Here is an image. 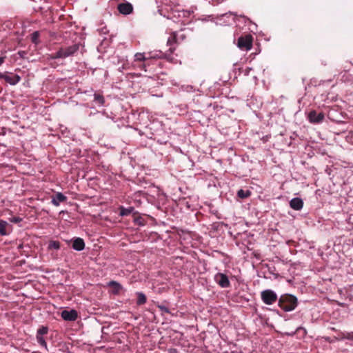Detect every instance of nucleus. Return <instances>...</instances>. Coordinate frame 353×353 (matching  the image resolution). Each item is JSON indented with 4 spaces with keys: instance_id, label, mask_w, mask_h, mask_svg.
Segmentation results:
<instances>
[{
    "instance_id": "f8f14e48",
    "label": "nucleus",
    "mask_w": 353,
    "mask_h": 353,
    "mask_svg": "<svg viewBox=\"0 0 353 353\" xmlns=\"http://www.w3.org/2000/svg\"><path fill=\"white\" fill-rule=\"evenodd\" d=\"M67 200V197L61 192H57L54 197H52L51 203L55 205L59 206L61 202H64Z\"/></svg>"
},
{
    "instance_id": "f257e3e1",
    "label": "nucleus",
    "mask_w": 353,
    "mask_h": 353,
    "mask_svg": "<svg viewBox=\"0 0 353 353\" xmlns=\"http://www.w3.org/2000/svg\"><path fill=\"white\" fill-rule=\"evenodd\" d=\"M81 47H83L81 43H75L68 46H61L56 53L48 54L46 56V60L49 61L52 59H66L70 57H73L78 52Z\"/></svg>"
},
{
    "instance_id": "72a5a7b5",
    "label": "nucleus",
    "mask_w": 353,
    "mask_h": 353,
    "mask_svg": "<svg viewBox=\"0 0 353 353\" xmlns=\"http://www.w3.org/2000/svg\"><path fill=\"white\" fill-rule=\"evenodd\" d=\"M172 17H171V16H170V15H169V16H168V19H172Z\"/></svg>"
},
{
    "instance_id": "6ab92c4d",
    "label": "nucleus",
    "mask_w": 353,
    "mask_h": 353,
    "mask_svg": "<svg viewBox=\"0 0 353 353\" xmlns=\"http://www.w3.org/2000/svg\"><path fill=\"white\" fill-rule=\"evenodd\" d=\"M94 100L101 105H103L105 103L104 97L99 93L94 94Z\"/></svg>"
},
{
    "instance_id": "0eeeda50",
    "label": "nucleus",
    "mask_w": 353,
    "mask_h": 353,
    "mask_svg": "<svg viewBox=\"0 0 353 353\" xmlns=\"http://www.w3.org/2000/svg\"><path fill=\"white\" fill-rule=\"evenodd\" d=\"M61 318L65 321H74L78 317V313L75 310H63L61 313Z\"/></svg>"
},
{
    "instance_id": "cd10ccee",
    "label": "nucleus",
    "mask_w": 353,
    "mask_h": 353,
    "mask_svg": "<svg viewBox=\"0 0 353 353\" xmlns=\"http://www.w3.org/2000/svg\"><path fill=\"white\" fill-rule=\"evenodd\" d=\"M192 262H188V261H187L185 268H190L192 267Z\"/></svg>"
},
{
    "instance_id": "39448f33",
    "label": "nucleus",
    "mask_w": 353,
    "mask_h": 353,
    "mask_svg": "<svg viewBox=\"0 0 353 353\" xmlns=\"http://www.w3.org/2000/svg\"><path fill=\"white\" fill-rule=\"evenodd\" d=\"M214 280L221 288H227L230 286L228 276L223 273L216 274L214 276Z\"/></svg>"
},
{
    "instance_id": "aec40b11",
    "label": "nucleus",
    "mask_w": 353,
    "mask_h": 353,
    "mask_svg": "<svg viewBox=\"0 0 353 353\" xmlns=\"http://www.w3.org/2000/svg\"><path fill=\"white\" fill-rule=\"evenodd\" d=\"M61 247V243L58 241H51L48 244V249L50 250H59Z\"/></svg>"
},
{
    "instance_id": "a878e982",
    "label": "nucleus",
    "mask_w": 353,
    "mask_h": 353,
    "mask_svg": "<svg viewBox=\"0 0 353 353\" xmlns=\"http://www.w3.org/2000/svg\"><path fill=\"white\" fill-rule=\"evenodd\" d=\"M10 222L18 223L22 221V218L19 216H14L10 219Z\"/></svg>"
},
{
    "instance_id": "473e14b6",
    "label": "nucleus",
    "mask_w": 353,
    "mask_h": 353,
    "mask_svg": "<svg viewBox=\"0 0 353 353\" xmlns=\"http://www.w3.org/2000/svg\"><path fill=\"white\" fill-rule=\"evenodd\" d=\"M178 259H180L181 260H183V256H178Z\"/></svg>"
},
{
    "instance_id": "9b49d317",
    "label": "nucleus",
    "mask_w": 353,
    "mask_h": 353,
    "mask_svg": "<svg viewBox=\"0 0 353 353\" xmlns=\"http://www.w3.org/2000/svg\"><path fill=\"white\" fill-rule=\"evenodd\" d=\"M72 248L77 251H81L85 248V243L81 238H75L72 241Z\"/></svg>"
},
{
    "instance_id": "1a4fd4ad",
    "label": "nucleus",
    "mask_w": 353,
    "mask_h": 353,
    "mask_svg": "<svg viewBox=\"0 0 353 353\" xmlns=\"http://www.w3.org/2000/svg\"><path fill=\"white\" fill-rule=\"evenodd\" d=\"M290 206L292 209L299 211L303 207V201L302 199H299V197H294L290 200Z\"/></svg>"
},
{
    "instance_id": "4be33fe9",
    "label": "nucleus",
    "mask_w": 353,
    "mask_h": 353,
    "mask_svg": "<svg viewBox=\"0 0 353 353\" xmlns=\"http://www.w3.org/2000/svg\"><path fill=\"white\" fill-rule=\"evenodd\" d=\"M134 58L136 61H143L147 59V58L145 57V54L141 52L136 53Z\"/></svg>"
},
{
    "instance_id": "393cba45",
    "label": "nucleus",
    "mask_w": 353,
    "mask_h": 353,
    "mask_svg": "<svg viewBox=\"0 0 353 353\" xmlns=\"http://www.w3.org/2000/svg\"><path fill=\"white\" fill-rule=\"evenodd\" d=\"M37 342L45 348H47V343L46 342L44 338L41 336H37Z\"/></svg>"
},
{
    "instance_id": "c85d7f7f",
    "label": "nucleus",
    "mask_w": 353,
    "mask_h": 353,
    "mask_svg": "<svg viewBox=\"0 0 353 353\" xmlns=\"http://www.w3.org/2000/svg\"><path fill=\"white\" fill-rule=\"evenodd\" d=\"M5 76H6V74L0 73V79H3L5 80Z\"/></svg>"
},
{
    "instance_id": "bb28decb",
    "label": "nucleus",
    "mask_w": 353,
    "mask_h": 353,
    "mask_svg": "<svg viewBox=\"0 0 353 353\" xmlns=\"http://www.w3.org/2000/svg\"><path fill=\"white\" fill-rule=\"evenodd\" d=\"M343 338L349 340H353V332L351 333H345L343 334Z\"/></svg>"
},
{
    "instance_id": "7c9ffc66",
    "label": "nucleus",
    "mask_w": 353,
    "mask_h": 353,
    "mask_svg": "<svg viewBox=\"0 0 353 353\" xmlns=\"http://www.w3.org/2000/svg\"><path fill=\"white\" fill-rule=\"evenodd\" d=\"M141 67V68H142V69H143L144 70H146V69H145V64H142Z\"/></svg>"
},
{
    "instance_id": "c756f323",
    "label": "nucleus",
    "mask_w": 353,
    "mask_h": 353,
    "mask_svg": "<svg viewBox=\"0 0 353 353\" xmlns=\"http://www.w3.org/2000/svg\"><path fill=\"white\" fill-rule=\"evenodd\" d=\"M5 57H0V65L4 62Z\"/></svg>"
},
{
    "instance_id": "5701e85b",
    "label": "nucleus",
    "mask_w": 353,
    "mask_h": 353,
    "mask_svg": "<svg viewBox=\"0 0 353 353\" xmlns=\"http://www.w3.org/2000/svg\"><path fill=\"white\" fill-rule=\"evenodd\" d=\"M191 14L192 12L190 10H178V19H180L181 17H188Z\"/></svg>"
},
{
    "instance_id": "2eb2a0df",
    "label": "nucleus",
    "mask_w": 353,
    "mask_h": 353,
    "mask_svg": "<svg viewBox=\"0 0 353 353\" xmlns=\"http://www.w3.org/2000/svg\"><path fill=\"white\" fill-rule=\"evenodd\" d=\"M8 226L9 225L6 221L0 220V235L6 236L9 234V232L7 231Z\"/></svg>"
},
{
    "instance_id": "412c9836",
    "label": "nucleus",
    "mask_w": 353,
    "mask_h": 353,
    "mask_svg": "<svg viewBox=\"0 0 353 353\" xmlns=\"http://www.w3.org/2000/svg\"><path fill=\"white\" fill-rule=\"evenodd\" d=\"M39 33L38 31L34 32L31 35V41L32 43L35 44H38L39 43Z\"/></svg>"
},
{
    "instance_id": "f03ea898",
    "label": "nucleus",
    "mask_w": 353,
    "mask_h": 353,
    "mask_svg": "<svg viewBox=\"0 0 353 353\" xmlns=\"http://www.w3.org/2000/svg\"><path fill=\"white\" fill-rule=\"evenodd\" d=\"M298 301L295 296L285 294L280 296L278 301L279 306L284 311H291L297 306Z\"/></svg>"
},
{
    "instance_id": "9d476101",
    "label": "nucleus",
    "mask_w": 353,
    "mask_h": 353,
    "mask_svg": "<svg viewBox=\"0 0 353 353\" xmlns=\"http://www.w3.org/2000/svg\"><path fill=\"white\" fill-rule=\"evenodd\" d=\"M107 286L112 288L111 292L114 295L119 294L121 291L123 290V286L115 281H110L107 283Z\"/></svg>"
},
{
    "instance_id": "a211bd4d",
    "label": "nucleus",
    "mask_w": 353,
    "mask_h": 353,
    "mask_svg": "<svg viewBox=\"0 0 353 353\" xmlns=\"http://www.w3.org/2000/svg\"><path fill=\"white\" fill-rule=\"evenodd\" d=\"M251 194V192L250 190H244L243 189H240L237 192V195L239 198L241 199H244V198H248Z\"/></svg>"
},
{
    "instance_id": "7ed1b4c3",
    "label": "nucleus",
    "mask_w": 353,
    "mask_h": 353,
    "mask_svg": "<svg viewBox=\"0 0 353 353\" xmlns=\"http://www.w3.org/2000/svg\"><path fill=\"white\" fill-rule=\"evenodd\" d=\"M253 37L251 34H247L239 38L237 46L243 50H250L252 48Z\"/></svg>"
},
{
    "instance_id": "ddd939ff",
    "label": "nucleus",
    "mask_w": 353,
    "mask_h": 353,
    "mask_svg": "<svg viewBox=\"0 0 353 353\" xmlns=\"http://www.w3.org/2000/svg\"><path fill=\"white\" fill-rule=\"evenodd\" d=\"M21 80V77L18 74H8L5 76V81L10 85H16Z\"/></svg>"
},
{
    "instance_id": "b1692460",
    "label": "nucleus",
    "mask_w": 353,
    "mask_h": 353,
    "mask_svg": "<svg viewBox=\"0 0 353 353\" xmlns=\"http://www.w3.org/2000/svg\"><path fill=\"white\" fill-rule=\"evenodd\" d=\"M48 329L47 327L42 326L37 330V336H41L48 333Z\"/></svg>"
},
{
    "instance_id": "2f4dec72",
    "label": "nucleus",
    "mask_w": 353,
    "mask_h": 353,
    "mask_svg": "<svg viewBox=\"0 0 353 353\" xmlns=\"http://www.w3.org/2000/svg\"><path fill=\"white\" fill-rule=\"evenodd\" d=\"M189 21L188 19H186L185 21H183V23L185 24V23H189Z\"/></svg>"
},
{
    "instance_id": "6e6552de",
    "label": "nucleus",
    "mask_w": 353,
    "mask_h": 353,
    "mask_svg": "<svg viewBox=\"0 0 353 353\" xmlns=\"http://www.w3.org/2000/svg\"><path fill=\"white\" fill-rule=\"evenodd\" d=\"M117 10L121 14L128 15L133 12V6L129 2L121 3L118 4Z\"/></svg>"
},
{
    "instance_id": "423d86ee",
    "label": "nucleus",
    "mask_w": 353,
    "mask_h": 353,
    "mask_svg": "<svg viewBox=\"0 0 353 353\" xmlns=\"http://www.w3.org/2000/svg\"><path fill=\"white\" fill-rule=\"evenodd\" d=\"M308 119L312 123H319L323 122L325 119V114L322 112H318L316 110H312L308 114Z\"/></svg>"
},
{
    "instance_id": "f3484780",
    "label": "nucleus",
    "mask_w": 353,
    "mask_h": 353,
    "mask_svg": "<svg viewBox=\"0 0 353 353\" xmlns=\"http://www.w3.org/2000/svg\"><path fill=\"white\" fill-rule=\"evenodd\" d=\"M136 294L137 296V305H141L146 303L147 298H146V296L143 292H137Z\"/></svg>"
},
{
    "instance_id": "4468645a",
    "label": "nucleus",
    "mask_w": 353,
    "mask_h": 353,
    "mask_svg": "<svg viewBox=\"0 0 353 353\" xmlns=\"http://www.w3.org/2000/svg\"><path fill=\"white\" fill-rule=\"evenodd\" d=\"M176 33L175 32H172L171 34V37L168 39L167 44L170 46L169 50L170 51V53H172L174 50H175L174 43L176 42Z\"/></svg>"
},
{
    "instance_id": "20e7f679",
    "label": "nucleus",
    "mask_w": 353,
    "mask_h": 353,
    "mask_svg": "<svg viewBox=\"0 0 353 353\" xmlns=\"http://www.w3.org/2000/svg\"><path fill=\"white\" fill-rule=\"evenodd\" d=\"M261 299L265 303L271 305L277 300V295L271 290H265L261 292Z\"/></svg>"
},
{
    "instance_id": "dca6fc26",
    "label": "nucleus",
    "mask_w": 353,
    "mask_h": 353,
    "mask_svg": "<svg viewBox=\"0 0 353 353\" xmlns=\"http://www.w3.org/2000/svg\"><path fill=\"white\" fill-rule=\"evenodd\" d=\"M119 215L121 216H128V215L130 214L134 210L133 207H130L128 208H125L122 205L120 206L119 208Z\"/></svg>"
}]
</instances>
